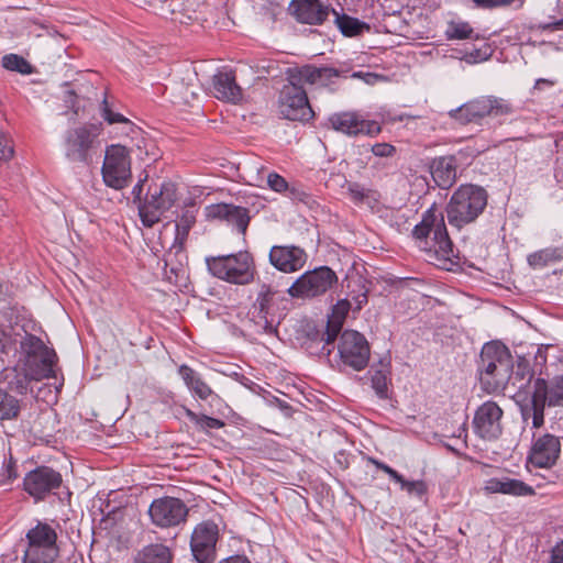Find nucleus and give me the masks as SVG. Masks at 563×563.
<instances>
[{
	"label": "nucleus",
	"instance_id": "obj_30",
	"mask_svg": "<svg viewBox=\"0 0 563 563\" xmlns=\"http://www.w3.org/2000/svg\"><path fill=\"white\" fill-rule=\"evenodd\" d=\"M493 54L489 44L483 43L479 47L452 49L451 57L464 60L467 64H477L487 60Z\"/></svg>",
	"mask_w": 563,
	"mask_h": 563
},
{
	"label": "nucleus",
	"instance_id": "obj_54",
	"mask_svg": "<svg viewBox=\"0 0 563 563\" xmlns=\"http://www.w3.org/2000/svg\"><path fill=\"white\" fill-rule=\"evenodd\" d=\"M550 563H563V542L552 550Z\"/></svg>",
	"mask_w": 563,
	"mask_h": 563
},
{
	"label": "nucleus",
	"instance_id": "obj_22",
	"mask_svg": "<svg viewBox=\"0 0 563 563\" xmlns=\"http://www.w3.org/2000/svg\"><path fill=\"white\" fill-rule=\"evenodd\" d=\"M213 98L238 103L243 98L242 88L236 84L233 70L224 66L213 75Z\"/></svg>",
	"mask_w": 563,
	"mask_h": 563
},
{
	"label": "nucleus",
	"instance_id": "obj_61",
	"mask_svg": "<svg viewBox=\"0 0 563 563\" xmlns=\"http://www.w3.org/2000/svg\"><path fill=\"white\" fill-rule=\"evenodd\" d=\"M206 264H207L208 268L211 269V256L206 257Z\"/></svg>",
	"mask_w": 563,
	"mask_h": 563
},
{
	"label": "nucleus",
	"instance_id": "obj_57",
	"mask_svg": "<svg viewBox=\"0 0 563 563\" xmlns=\"http://www.w3.org/2000/svg\"><path fill=\"white\" fill-rule=\"evenodd\" d=\"M228 499V497L222 494V493H219V498L217 499L216 496L213 495V504H220V505H223V501Z\"/></svg>",
	"mask_w": 563,
	"mask_h": 563
},
{
	"label": "nucleus",
	"instance_id": "obj_52",
	"mask_svg": "<svg viewBox=\"0 0 563 563\" xmlns=\"http://www.w3.org/2000/svg\"><path fill=\"white\" fill-rule=\"evenodd\" d=\"M371 462L373 464L376 465L377 468L382 470L383 472H385L393 481H400L401 479V475L395 471L394 468H391L390 466H388L387 464H384L377 460H374V459H371Z\"/></svg>",
	"mask_w": 563,
	"mask_h": 563
},
{
	"label": "nucleus",
	"instance_id": "obj_32",
	"mask_svg": "<svg viewBox=\"0 0 563 563\" xmlns=\"http://www.w3.org/2000/svg\"><path fill=\"white\" fill-rule=\"evenodd\" d=\"M179 375L186 385L201 399H207L211 394V389L207 384L200 380L197 373L186 365L179 367Z\"/></svg>",
	"mask_w": 563,
	"mask_h": 563
},
{
	"label": "nucleus",
	"instance_id": "obj_28",
	"mask_svg": "<svg viewBox=\"0 0 563 563\" xmlns=\"http://www.w3.org/2000/svg\"><path fill=\"white\" fill-rule=\"evenodd\" d=\"M432 178L441 188H450L456 179V167L452 157H440L432 166Z\"/></svg>",
	"mask_w": 563,
	"mask_h": 563
},
{
	"label": "nucleus",
	"instance_id": "obj_35",
	"mask_svg": "<svg viewBox=\"0 0 563 563\" xmlns=\"http://www.w3.org/2000/svg\"><path fill=\"white\" fill-rule=\"evenodd\" d=\"M560 257V253L556 249L549 247L530 254L528 256V263L532 268L538 269L559 261Z\"/></svg>",
	"mask_w": 563,
	"mask_h": 563
},
{
	"label": "nucleus",
	"instance_id": "obj_56",
	"mask_svg": "<svg viewBox=\"0 0 563 563\" xmlns=\"http://www.w3.org/2000/svg\"><path fill=\"white\" fill-rule=\"evenodd\" d=\"M551 30H563V18L548 25Z\"/></svg>",
	"mask_w": 563,
	"mask_h": 563
},
{
	"label": "nucleus",
	"instance_id": "obj_17",
	"mask_svg": "<svg viewBox=\"0 0 563 563\" xmlns=\"http://www.w3.org/2000/svg\"><path fill=\"white\" fill-rule=\"evenodd\" d=\"M277 292L268 285H263L250 311L251 320L258 332L273 334L276 332L274 301Z\"/></svg>",
	"mask_w": 563,
	"mask_h": 563
},
{
	"label": "nucleus",
	"instance_id": "obj_14",
	"mask_svg": "<svg viewBox=\"0 0 563 563\" xmlns=\"http://www.w3.org/2000/svg\"><path fill=\"white\" fill-rule=\"evenodd\" d=\"M511 111L509 103L494 97H481L450 112L461 123H467L486 115H503Z\"/></svg>",
	"mask_w": 563,
	"mask_h": 563
},
{
	"label": "nucleus",
	"instance_id": "obj_50",
	"mask_svg": "<svg viewBox=\"0 0 563 563\" xmlns=\"http://www.w3.org/2000/svg\"><path fill=\"white\" fill-rule=\"evenodd\" d=\"M395 152V147L388 143H376L372 146V153L378 157L391 156Z\"/></svg>",
	"mask_w": 563,
	"mask_h": 563
},
{
	"label": "nucleus",
	"instance_id": "obj_36",
	"mask_svg": "<svg viewBox=\"0 0 563 563\" xmlns=\"http://www.w3.org/2000/svg\"><path fill=\"white\" fill-rule=\"evenodd\" d=\"M2 66L11 71H16L22 75H30L34 73L33 66L22 56L16 54H7L2 57Z\"/></svg>",
	"mask_w": 563,
	"mask_h": 563
},
{
	"label": "nucleus",
	"instance_id": "obj_9",
	"mask_svg": "<svg viewBox=\"0 0 563 563\" xmlns=\"http://www.w3.org/2000/svg\"><path fill=\"white\" fill-rule=\"evenodd\" d=\"M213 276L232 284L246 285L254 278L253 260L247 252L213 256Z\"/></svg>",
	"mask_w": 563,
	"mask_h": 563
},
{
	"label": "nucleus",
	"instance_id": "obj_43",
	"mask_svg": "<svg viewBox=\"0 0 563 563\" xmlns=\"http://www.w3.org/2000/svg\"><path fill=\"white\" fill-rule=\"evenodd\" d=\"M16 335L12 334L11 328H0V352L8 354L15 349Z\"/></svg>",
	"mask_w": 563,
	"mask_h": 563
},
{
	"label": "nucleus",
	"instance_id": "obj_31",
	"mask_svg": "<svg viewBox=\"0 0 563 563\" xmlns=\"http://www.w3.org/2000/svg\"><path fill=\"white\" fill-rule=\"evenodd\" d=\"M349 302L342 301L339 302L334 309L331 319L328 321L327 332H325V344H331L336 339L339 332L341 331L343 320L345 314L349 311Z\"/></svg>",
	"mask_w": 563,
	"mask_h": 563
},
{
	"label": "nucleus",
	"instance_id": "obj_47",
	"mask_svg": "<svg viewBox=\"0 0 563 563\" xmlns=\"http://www.w3.org/2000/svg\"><path fill=\"white\" fill-rule=\"evenodd\" d=\"M267 185L276 192H284L288 188V184L285 178L276 173H271L267 176Z\"/></svg>",
	"mask_w": 563,
	"mask_h": 563
},
{
	"label": "nucleus",
	"instance_id": "obj_51",
	"mask_svg": "<svg viewBox=\"0 0 563 563\" xmlns=\"http://www.w3.org/2000/svg\"><path fill=\"white\" fill-rule=\"evenodd\" d=\"M477 7L484 9L500 8L511 4L515 0H472Z\"/></svg>",
	"mask_w": 563,
	"mask_h": 563
},
{
	"label": "nucleus",
	"instance_id": "obj_39",
	"mask_svg": "<svg viewBox=\"0 0 563 563\" xmlns=\"http://www.w3.org/2000/svg\"><path fill=\"white\" fill-rule=\"evenodd\" d=\"M350 195L355 202H362L371 205L377 200V192L367 189L358 184H352L349 187Z\"/></svg>",
	"mask_w": 563,
	"mask_h": 563
},
{
	"label": "nucleus",
	"instance_id": "obj_24",
	"mask_svg": "<svg viewBox=\"0 0 563 563\" xmlns=\"http://www.w3.org/2000/svg\"><path fill=\"white\" fill-rule=\"evenodd\" d=\"M190 550L195 560L199 563L211 562V522L202 521L197 525L191 533Z\"/></svg>",
	"mask_w": 563,
	"mask_h": 563
},
{
	"label": "nucleus",
	"instance_id": "obj_12",
	"mask_svg": "<svg viewBox=\"0 0 563 563\" xmlns=\"http://www.w3.org/2000/svg\"><path fill=\"white\" fill-rule=\"evenodd\" d=\"M280 114L292 121H308L313 117L307 92L295 81H289L280 91L278 100Z\"/></svg>",
	"mask_w": 563,
	"mask_h": 563
},
{
	"label": "nucleus",
	"instance_id": "obj_1",
	"mask_svg": "<svg viewBox=\"0 0 563 563\" xmlns=\"http://www.w3.org/2000/svg\"><path fill=\"white\" fill-rule=\"evenodd\" d=\"M413 235L420 240V249L429 254V258L438 265L446 267L455 258L453 244L448 235L443 214L428 210L421 222L413 229Z\"/></svg>",
	"mask_w": 563,
	"mask_h": 563
},
{
	"label": "nucleus",
	"instance_id": "obj_19",
	"mask_svg": "<svg viewBox=\"0 0 563 563\" xmlns=\"http://www.w3.org/2000/svg\"><path fill=\"white\" fill-rule=\"evenodd\" d=\"M331 128L349 136L360 134L375 136L380 133V125L373 120H365L356 112H340L329 117Z\"/></svg>",
	"mask_w": 563,
	"mask_h": 563
},
{
	"label": "nucleus",
	"instance_id": "obj_55",
	"mask_svg": "<svg viewBox=\"0 0 563 563\" xmlns=\"http://www.w3.org/2000/svg\"><path fill=\"white\" fill-rule=\"evenodd\" d=\"M221 563H251L245 556L235 555L223 560Z\"/></svg>",
	"mask_w": 563,
	"mask_h": 563
},
{
	"label": "nucleus",
	"instance_id": "obj_63",
	"mask_svg": "<svg viewBox=\"0 0 563 563\" xmlns=\"http://www.w3.org/2000/svg\"><path fill=\"white\" fill-rule=\"evenodd\" d=\"M177 271H178V269H177L176 267H174V266H173V267H170V273L175 274L176 276H177Z\"/></svg>",
	"mask_w": 563,
	"mask_h": 563
},
{
	"label": "nucleus",
	"instance_id": "obj_59",
	"mask_svg": "<svg viewBox=\"0 0 563 563\" xmlns=\"http://www.w3.org/2000/svg\"><path fill=\"white\" fill-rule=\"evenodd\" d=\"M212 423H213V429L214 428H221L223 426V422L218 420V419H214L212 420Z\"/></svg>",
	"mask_w": 563,
	"mask_h": 563
},
{
	"label": "nucleus",
	"instance_id": "obj_46",
	"mask_svg": "<svg viewBox=\"0 0 563 563\" xmlns=\"http://www.w3.org/2000/svg\"><path fill=\"white\" fill-rule=\"evenodd\" d=\"M14 154L13 144L10 137L0 131V165L12 158Z\"/></svg>",
	"mask_w": 563,
	"mask_h": 563
},
{
	"label": "nucleus",
	"instance_id": "obj_60",
	"mask_svg": "<svg viewBox=\"0 0 563 563\" xmlns=\"http://www.w3.org/2000/svg\"><path fill=\"white\" fill-rule=\"evenodd\" d=\"M167 267H168V261L166 260V262H165V276L167 277V279H169L172 282V276L168 275Z\"/></svg>",
	"mask_w": 563,
	"mask_h": 563
},
{
	"label": "nucleus",
	"instance_id": "obj_20",
	"mask_svg": "<svg viewBox=\"0 0 563 563\" xmlns=\"http://www.w3.org/2000/svg\"><path fill=\"white\" fill-rule=\"evenodd\" d=\"M561 454V440L550 433L536 438L532 442L528 460L540 468H550L555 465Z\"/></svg>",
	"mask_w": 563,
	"mask_h": 563
},
{
	"label": "nucleus",
	"instance_id": "obj_38",
	"mask_svg": "<svg viewBox=\"0 0 563 563\" xmlns=\"http://www.w3.org/2000/svg\"><path fill=\"white\" fill-rule=\"evenodd\" d=\"M331 12L335 16V22L344 35L353 36L358 34L362 27L358 20L347 15H340L335 10H331Z\"/></svg>",
	"mask_w": 563,
	"mask_h": 563
},
{
	"label": "nucleus",
	"instance_id": "obj_25",
	"mask_svg": "<svg viewBox=\"0 0 563 563\" xmlns=\"http://www.w3.org/2000/svg\"><path fill=\"white\" fill-rule=\"evenodd\" d=\"M484 490L487 494H504L511 496H530L534 494L531 486L520 479L508 476L487 479L484 485Z\"/></svg>",
	"mask_w": 563,
	"mask_h": 563
},
{
	"label": "nucleus",
	"instance_id": "obj_27",
	"mask_svg": "<svg viewBox=\"0 0 563 563\" xmlns=\"http://www.w3.org/2000/svg\"><path fill=\"white\" fill-rule=\"evenodd\" d=\"M213 218L228 221L242 233L246 230L249 223L246 210L229 203H213Z\"/></svg>",
	"mask_w": 563,
	"mask_h": 563
},
{
	"label": "nucleus",
	"instance_id": "obj_10",
	"mask_svg": "<svg viewBox=\"0 0 563 563\" xmlns=\"http://www.w3.org/2000/svg\"><path fill=\"white\" fill-rule=\"evenodd\" d=\"M101 173L108 187L117 190L126 187L132 178L128 148L119 144L109 146L106 151Z\"/></svg>",
	"mask_w": 563,
	"mask_h": 563
},
{
	"label": "nucleus",
	"instance_id": "obj_44",
	"mask_svg": "<svg viewBox=\"0 0 563 563\" xmlns=\"http://www.w3.org/2000/svg\"><path fill=\"white\" fill-rule=\"evenodd\" d=\"M196 221V210L195 206L189 207L184 210L180 218L176 222V228L178 231H181L184 234H187L192 224Z\"/></svg>",
	"mask_w": 563,
	"mask_h": 563
},
{
	"label": "nucleus",
	"instance_id": "obj_16",
	"mask_svg": "<svg viewBox=\"0 0 563 563\" xmlns=\"http://www.w3.org/2000/svg\"><path fill=\"white\" fill-rule=\"evenodd\" d=\"M63 478L59 472L48 466H37L23 478L24 490L36 501L43 500L59 488Z\"/></svg>",
	"mask_w": 563,
	"mask_h": 563
},
{
	"label": "nucleus",
	"instance_id": "obj_53",
	"mask_svg": "<svg viewBox=\"0 0 563 563\" xmlns=\"http://www.w3.org/2000/svg\"><path fill=\"white\" fill-rule=\"evenodd\" d=\"M353 78H360L362 79L364 82H366L367 85H375L377 81H379L380 79H383L382 76L377 75V74H373V73H362V71H357V73H354L352 75Z\"/></svg>",
	"mask_w": 563,
	"mask_h": 563
},
{
	"label": "nucleus",
	"instance_id": "obj_21",
	"mask_svg": "<svg viewBox=\"0 0 563 563\" xmlns=\"http://www.w3.org/2000/svg\"><path fill=\"white\" fill-rule=\"evenodd\" d=\"M306 261V252L297 246H273L269 252L271 264L283 273L301 269Z\"/></svg>",
	"mask_w": 563,
	"mask_h": 563
},
{
	"label": "nucleus",
	"instance_id": "obj_58",
	"mask_svg": "<svg viewBox=\"0 0 563 563\" xmlns=\"http://www.w3.org/2000/svg\"><path fill=\"white\" fill-rule=\"evenodd\" d=\"M541 84H545V85H550V86H552V85H553V81L541 78V79H538V80H537V82H536V87H539Z\"/></svg>",
	"mask_w": 563,
	"mask_h": 563
},
{
	"label": "nucleus",
	"instance_id": "obj_62",
	"mask_svg": "<svg viewBox=\"0 0 563 563\" xmlns=\"http://www.w3.org/2000/svg\"><path fill=\"white\" fill-rule=\"evenodd\" d=\"M212 527H213V536H214L216 533H218V525L213 522Z\"/></svg>",
	"mask_w": 563,
	"mask_h": 563
},
{
	"label": "nucleus",
	"instance_id": "obj_5",
	"mask_svg": "<svg viewBox=\"0 0 563 563\" xmlns=\"http://www.w3.org/2000/svg\"><path fill=\"white\" fill-rule=\"evenodd\" d=\"M487 205L486 191L475 185H462L452 195L446 216L451 225L461 229L473 222Z\"/></svg>",
	"mask_w": 563,
	"mask_h": 563
},
{
	"label": "nucleus",
	"instance_id": "obj_33",
	"mask_svg": "<svg viewBox=\"0 0 563 563\" xmlns=\"http://www.w3.org/2000/svg\"><path fill=\"white\" fill-rule=\"evenodd\" d=\"M331 69L329 68H316L306 66L301 69L297 70L296 74H292L290 77V81L297 82V85L300 86L302 82L307 84H317L321 80V78L327 74L330 73Z\"/></svg>",
	"mask_w": 563,
	"mask_h": 563
},
{
	"label": "nucleus",
	"instance_id": "obj_23",
	"mask_svg": "<svg viewBox=\"0 0 563 563\" xmlns=\"http://www.w3.org/2000/svg\"><path fill=\"white\" fill-rule=\"evenodd\" d=\"M288 10L297 21L307 24H321L330 13L319 0H292Z\"/></svg>",
	"mask_w": 563,
	"mask_h": 563
},
{
	"label": "nucleus",
	"instance_id": "obj_37",
	"mask_svg": "<svg viewBox=\"0 0 563 563\" xmlns=\"http://www.w3.org/2000/svg\"><path fill=\"white\" fill-rule=\"evenodd\" d=\"M445 35L451 40H464L473 36V29L467 22L452 21L448 24Z\"/></svg>",
	"mask_w": 563,
	"mask_h": 563
},
{
	"label": "nucleus",
	"instance_id": "obj_49",
	"mask_svg": "<svg viewBox=\"0 0 563 563\" xmlns=\"http://www.w3.org/2000/svg\"><path fill=\"white\" fill-rule=\"evenodd\" d=\"M187 416L189 419L195 422L198 427H200L203 431L208 432L211 428V417L206 415H199L191 410H187Z\"/></svg>",
	"mask_w": 563,
	"mask_h": 563
},
{
	"label": "nucleus",
	"instance_id": "obj_7",
	"mask_svg": "<svg viewBox=\"0 0 563 563\" xmlns=\"http://www.w3.org/2000/svg\"><path fill=\"white\" fill-rule=\"evenodd\" d=\"M101 129L98 124H82L68 129L63 137V153L69 163L88 165L100 147Z\"/></svg>",
	"mask_w": 563,
	"mask_h": 563
},
{
	"label": "nucleus",
	"instance_id": "obj_8",
	"mask_svg": "<svg viewBox=\"0 0 563 563\" xmlns=\"http://www.w3.org/2000/svg\"><path fill=\"white\" fill-rule=\"evenodd\" d=\"M27 547L22 563H54L59 555L57 533L46 522H37L26 533Z\"/></svg>",
	"mask_w": 563,
	"mask_h": 563
},
{
	"label": "nucleus",
	"instance_id": "obj_29",
	"mask_svg": "<svg viewBox=\"0 0 563 563\" xmlns=\"http://www.w3.org/2000/svg\"><path fill=\"white\" fill-rule=\"evenodd\" d=\"M169 549L161 543L145 547L135 556L134 563H170Z\"/></svg>",
	"mask_w": 563,
	"mask_h": 563
},
{
	"label": "nucleus",
	"instance_id": "obj_11",
	"mask_svg": "<svg viewBox=\"0 0 563 563\" xmlns=\"http://www.w3.org/2000/svg\"><path fill=\"white\" fill-rule=\"evenodd\" d=\"M338 277L327 266H321L302 274L289 288L288 294L295 298H312L329 290Z\"/></svg>",
	"mask_w": 563,
	"mask_h": 563
},
{
	"label": "nucleus",
	"instance_id": "obj_15",
	"mask_svg": "<svg viewBox=\"0 0 563 563\" xmlns=\"http://www.w3.org/2000/svg\"><path fill=\"white\" fill-rule=\"evenodd\" d=\"M339 354L345 365L355 371H362L369 360L368 342L357 331H344L339 342Z\"/></svg>",
	"mask_w": 563,
	"mask_h": 563
},
{
	"label": "nucleus",
	"instance_id": "obj_6",
	"mask_svg": "<svg viewBox=\"0 0 563 563\" xmlns=\"http://www.w3.org/2000/svg\"><path fill=\"white\" fill-rule=\"evenodd\" d=\"M549 407H563V375L547 380L537 378L532 385V394L522 409L525 419L532 417L533 428L544 423V409Z\"/></svg>",
	"mask_w": 563,
	"mask_h": 563
},
{
	"label": "nucleus",
	"instance_id": "obj_42",
	"mask_svg": "<svg viewBox=\"0 0 563 563\" xmlns=\"http://www.w3.org/2000/svg\"><path fill=\"white\" fill-rule=\"evenodd\" d=\"M0 477V487L11 484L18 477L16 461L11 455L4 461Z\"/></svg>",
	"mask_w": 563,
	"mask_h": 563
},
{
	"label": "nucleus",
	"instance_id": "obj_3",
	"mask_svg": "<svg viewBox=\"0 0 563 563\" xmlns=\"http://www.w3.org/2000/svg\"><path fill=\"white\" fill-rule=\"evenodd\" d=\"M512 360L508 349L496 342L486 343L481 352L479 379L484 389L494 393L511 377Z\"/></svg>",
	"mask_w": 563,
	"mask_h": 563
},
{
	"label": "nucleus",
	"instance_id": "obj_2",
	"mask_svg": "<svg viewBox=\"0 0 563 563\" xmlns=\"http://www.w3.org/2000/svg\"><path fill=\"white\" fill-rule=\"evenodd\" d=\"M140 179L139 183L133 187L132 195L134 202L137 203L139 216L142 223L152 228L158 223L177 200V187L173 181L166 180L162 183H152L147 187L145 197L142 199L143 181Z\"/></svg>",
	"mask_w": 563,
	"mask_h": 563
},
{
	"label": "nucleus",
	"instance_id": "obj_45",
	"mask_svg": "<svg viewBox=\"0 0 563 563\" xmlns=\"http://www.w3.org/2000/svg\"><path fill=\"white\" fill-rule=\"evenodd\" d=\"M101 117L103 118L104 121H107L109 124H114V123H130L129 119H126L124 115H122L121 113H117V112H113L109 104H108V101L106 99H103L102 101V106H101Z\"/></svg>",
	"mask_w": 563,
	"mask_h": 563
},
{
	"label": "nucleus",
	"instance_id": "obj_18",
	"mask_svg": "<svg viewBox=\"0 0 563 563\" xmlns=\"http://www.w3.org/2000/svg\"><path fill=\"white\" fill-rule=\"evenodd\" d=\"M501 418V408L494 401H485L475 411L474 432L483 440H496L503 432Z\"/></svg>",
	"mask_w": 563,
	"mask_h": 563
},
{
	"label": "nucleus",
	"instance_id": "obj_41",
	"mask_svg": "<svg viewBox=\"0 0 563 563\" xmlns=\"http://www.w3.org/2000/svg\"><path fill=\"white\" fill-rule=\"evenodd\" d=\"M216 176L233 180L238 176V168L224 158L217 159L213 162V177Z\"/></svg>",
	"mask_w": 563,
	"mask_h": 563
},
{
	"label": "nucleus",
	"instance_id": "obj_26",
	"mask_svg": "<svg viewBox=\"0 0 563 563\" xmlns=\"http://www.w3.org/2000/svg\"><path fill=\"white\" fill-rule=\"evenodd\" d=\"M3 378L8 384V388L20 395H25L27 393L31 382L42 380L40 377L31 375L29 369L24 366H20L18 362L13 367L4 371Z\"/></svg>",
	"mask_w": 563,
	"mask_h": 563
},
{
	"label": "nucleus",
	"instance_id": "obj_13",
	"mask_svg": "<svg viewBox=\"0 0 563 563\" xmlns=\"http://www.w3.org/2000/svg\"><path fill=\"white\" fill-rule=\"evenodd\" d=\"M148 515L153 525L159 528H172L186 521L188 507L179 498L165 496L152 501Z\"/></svg>",
	"mask_w": 563,
	"mask_h": 563
},
{
	"label": "nucleus",
	"instance_id": "obj_48",
	"mask_svg": "<svg viewBox=\"0 0 563 563\" xmlns=\"http://www.w3.org/2000/svg\"><path fill=\"white\" fill-rule=\"evenodd\" d=\"M373 388L379 396H384L387 391V376L384 372L377 371L372 376Z\"/></svg>",
	"mask_w": 563,
	"mask_h": 563
},
{
	"label": "nucleus",
	"instance_id": "obj_40",
	"mask_svg": "<svg viewBox=\"0 0 563 563\" xmlns=\"http://www.w3.org/2000/svg\"><path fill=\"white\" fill-rule=\"evenodd\" d=\"M400 485V488L402 490H406L408 495L416 496L421 498L424 496L428 492V485L426 482L418 479V481H406L404 476L401 475L400 481H395Z\"/></svg>",
	"mask_w": 563,
	"mask_h": 563
},
{
	"label": "nucleus",
	"instance_id": "obj_4",
	"mask_svg": "<svg viewBox=\"0 0 563 563\" xmlns=\"http://www.w3.org/2000/svg\"><path fill=\"white\" fill-rule=\"evenodd\" d=\"M18 363L29 369V373L41 379L56 376L55 366L58 356L54 349L48 347L38 336L24 333L20 340Z\"/></svg>",
	"mask_w": 563,
	"mask_h": 563
},
{
	"label": "nucleus",
	"instance_id": "obj_34",
	"mask_svg": "<svg viewBox=\"0 0 563 563\" xmlns=\"http://www.w3.org/2000/svg\"><path fill=\"white\" fill-rule=\"evenodd\" d=\"M20 401L0 389V420H11L19 416Z\"/></svg>",
	"mask_w": 563,
	"mask_h": 563
}]
</instances>
